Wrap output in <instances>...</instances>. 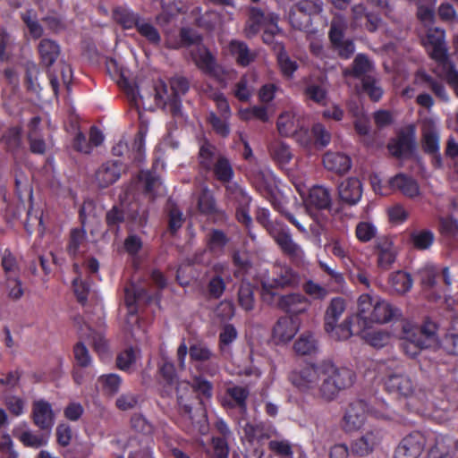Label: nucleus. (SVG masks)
<instances>
[{"label": "nucleus", "mask_w": 458, "mask_h": 458, "mask_svg": "<svg viewBox=\"0 0 458 458\" xmlns=\"http://www.w3.org/2000/svg\"><path fill=\"white\" fill-rule=\"evenodd\" d=\"M288 378L299 392L332 402L340 392L354 384L356 375L346 367H338L333 361L324 360L299 366L291 371Z\"/></svg>", "instance_id": "nucleus-1"}, {"label": "nucleus", "mask_w": 458, "mask_h": 458, "mask_svg": "<svg viewBox=\"0 0 458 458\" xmlns=\"http://www.w3.org/2000/svg\"><path fill=\"white\" fill-rule=\"evenodd\" d=\"M369 413L375 418L388 420L392 411L388 404L384 401L377 402L369 405L362 399H357L349 403L343 418L342 427L345 432H352L360 429Z\"/></svg>", "instance_id": "nucleus-2"}, {"label": "nucleus", "mask_w": 458, "mask_h": 458, "mask_svg": "<svg viewBox=\"0 0 458 458\" xmlns=\"http://www.w3.org/2000/svg\"><path fill=\"white\" fill-rule=\"evenodd\" d=\"M270 284H263L262 301L269 306L276 307L285 313L299 315L308 310L310 301L303 294L292 293L280 295L277 293H271L268 290Z\"/></svg>", "instance_id": "nucleus-3"}, {"label": "nucleus", "mask_w": 458, "mask_h": 458, "mask_svg": "<svg viewBox=\"0 0 458 458\" xmlns=\"http://www.w3.org/2000/svg\"><path fill=\"white\" fill-rule=\"evenodd\" d=\"M389 153L398 159L411 158L416 150V131L412 124L401 129L388 144Z\"/></svg>", "instance_id": "nucleus-4"}, {"label": "nucleus", "mask_w": 458, "mask_h": 458, "mask_svg": "<svg viewBox=\"0 0 458 458\" xmlns=\"http://www.w3.org/2000/svg\"><path fill=\"white\" fill-rule=\"evenodd\" d=\"M282 254L292 263H301L305 256L302 247L293 241L290 228L284 224L270 235Z\"/></svg>", "instance_id": "nucleus-5"}, {"label": "nucleus", "mask_w": 458, "mask_h": 458, "mask_svg": "<svg viewBox=\"0 0 458 458\" xmlns=\"http://www.w3.org/2000/svg\"><path fill=\"white\" fill-rule=\"evenodd\" d=\"M385 390L405 399L417 397V385L411 377L401 371H393L384 379Z\"/></svg>", "instance_id": "nucleus-6"}, {"label": "nucleus", "mask_w": 458, "mask_h": 458, "mask_svg": "<svg viewBox=\"0 0 458 458\" xmlns=\"http://www.w3.org/2000/svg\"><path fill=\"white\" fill-rule=\"evenodd\" d=\"M272 274L271 279L261 280V293H263L264 284L271 285V288L268 290L271 293H276V290L279 288L295 287L299 284V274L287 265L276 264Z\"/></svg>", "instance_id": "nucleus-7"}, {"label": "nucleus", "mask_w": 458, "mask_h": 458, "mask_svg": "<svg viewBox=\"0 0 458 458\" xmlns=\"http://www.w3.org/2000/svg\"><path fill=\"white\" fill-rule=\"evenodd\" d=\"M426 445V437L420 431L404 437L394 451V458H418Z\"/></svg>", "instance_id": "nucleus-8"}, {"label": "nucleus", "mask_w": 458, "mask_h": 458, "mask_svg": "<svg viewBox=\"0 0 458 458\" xmlns=\"http://www.w3.org/2000/svg\"><path fill=\"white\" fill-rule=\"evenodd\" d=\"M424 45L429 56L437 63L445 64L447 59V48L445 44V30L435 28L428 30Z\"/></svg>", "instance_id": "nucleus-9"}, {"label": "nucleus", "mask_w": 458, "mask_h": 458, "mask_svg": "<svg viewBox=\"0 0 458 458\" xmlns=\"http://www.w3.org/2000/svg\"><path fill=\"white\" fill-rule=\"evenodd\" d=\"M383 439L381 429L373 428L364 433L360 437L353 440L351 445L352 454L364 457L373 453Z\"/></svg>", "instance_id": "nucleus-10"}, {"label": "nucleus", "mask_w": 458, "mask_h": 458, "mask_svg": "<svg viewBox=\"0 0 458 458\" xmlns=\"http://www.w3.org/2000/svg\"><path fill=\"white\" fill-rule=\"evenodd\" d=\"M374 254L377 256V265L381 270H389L395 262L397 252L394 242L386 236L375 241Z\"/></svg>", "instance_id": "nucleus-11"}, {"label": "nucleus", "mask_w": 458, "mask_h": 458, "mask_svg": "<svg viewBox=\"0 0 458 458\" xmlns=\"http://www.w3.org/2000/svg\"><path fill=\"white\" fill-rule=\"evenodd\" d=\"M126 165L120 160H108L96 171V181L100 188H106L119 180Z\"/></svg>", "instance_id": "nucleus-12"}, {"label": "nucleus", "mask_w": 458, "mask_h": 458, "mask_svg": "<svg viewBox=\"0 0 458 458\" xmlns=\"http://www.w3.org/2000/svg\"><path fill=\"white\" fill-rule=\"evenodd\" d=\"M381 21L377 13L369 12L363 4H358L352 7V25L354 28H364L369 32H375Z\"/></svg>", "instance_id": "nucleus-13"}, {"label": "nucleus", "mask_w": 458, "mask_h": 458, "mask_svg": "<svg viewBox=\"0 0 458 458\" xmlns=\"http://www.w3.org/2000/svg\"><path fill=\"white\" fill-rule=\"evenodd\" d=\"M31 418L35 426L41 430H50L55 424V413L50 403L44 399L32 403Z\"/></svg>", "instance_id": "nucleus-14"}, {"label": "nucleus", "mask_w": 458, "mask_h": 458, "mask_svg": "<svg viewBox=\"0 0 458 458\" xmlns=\"http://www.w3.org/2000/svg\"><path fill=\"white\" fill-rule=\"evenodd\" d=\"M192 58L197 67L204 74L216 79L220 76L222 67L217 64L214 55L205 46L199 47L196 53L192 54Z\"/></svg>", "instance_id": "nucleus-15"}, {"label": "nucleus", "mask_w": 458, "mask_h": 458, "mask_svg": "<svg viewBox=\"0 0 458 458\" xmlns=\"http://www.w3.org/2000/svg\"><path fill=\"white\" fill-rule=\"evenodd\" d=\"M339 200L347 206L356 205L361 199V182L356 177H349L338 185Z\"/></svg>", "instance_id": "nucleus-16"}, {"label": "nucleus", "mask_w": 458, "mask_h": 458, "mask_svg": "<svg viewBox=\"0 0 458 458\" xmlns=\"http://www.w3.org/2000/svg\"><path fill=\"white\" fill-rule=\"evenodd\" d=\"M250 391L245 386H233L225 389L222 406L226 409H239L242 413L247 411V400Z\"/></svg>", "instance_id": "nucleus-17"}, {"label": "nucleus", "mask_w": 458, "mask_h": 458, "mask_svg": "<svg viewBox=\"0 0 458 458\" xmlns=\"http://www.w3.org/2000/svg\"><path fill=\"white\" fill-rule=\"evenodd\" d=\"M413 84L420 89L430 90L437 98L447 100L448 96L441 81L420 69L414 74Z\"/></svg>", "instance_id": "nucleus-18"}, {"label": "nucleus", "mask_w": 458, "mask_h": 458, "mask_svg": "<svg viewBox=\"0 0 458 458\" xmlns=\"http://www.w3.org/2000/svg\"><path fill=\"white\" fill-rule=\"evenodd\" d=\"M401 315V310L397 307L392 305L385 300L377 299L375 300L373 309L371 310L369 324L387 323L400 317Z\"/></svg>", "instance_id": "nucleus-19"}, {"label": "nucleus", "mask_w": 458, "mask_h": 458, "mask_svg": "<svg viewBox=\"0 0 458 458\" xmlns=\"http://www.w3.org/2000/svg\"><path fill=\"white\" fill-rule=\"evenodd\" d=\"M190 89L189 81L182 76L174 77L170 80V113L174 117L181 115L182 100L181 96L186 94Z\"/></svg>", "instance_id": "nucleus-20"}, {"label": "nucleus", "mask_w": 458, "mask_h": 458, "mask_svg": "<svg viewBox=\"0 0 458 458\" xmlns=\"http://www.w3.org/2000/svg\"><path fill=\"white\" fill-rule=\"evenodd\" d=\"M304 202L310 208L329 209L332 204L331 191L324 186L314 185L310 189Z\"/></svg>", "instance_id": "nucleus-21"}, {"label": "nucleus", "mask_w": 458, "mask_h": 458, "mask_svg": "<svg viewBox=\"0 0 458 458\" xmlns=\"http://www.w3.org/2000/svg\"><path fill=\"white\" fill-rule=\"evenodd\" d=\"M420 142L425 154L437 153L440 150L439 131L432 121L423 123Z\"/></svg>", "instance_id": "nucleus-22"}, {"label": "nucleus", "mask_w": 458, "mask_h": 458, "mask_svg": "<svg viewBox=\"0 0 458 458\" xmlns=\"http://www.w3.org/2000/svg\"><path fill=\"white\" fill-rule=\"evenodd\" d=\"M40 64L51 67L57 60L61 53L60 45L51 38H41L38 45Z\"/></svg>", "instance_id": "nucleus-23"}, {"label": "nucleus", "mask_w": 458, "mask_h": 458, "mask_svg": "<svg viewBox=\"0 0 458 458\" xmlns=\"http://www.w3.org/2000/svg\"><path fill=\"white\" fill-rule=\"evenodd\" d=\"M228 51L241 67L249 66L256 59V54L242 40L232 39L228 44Z\"/></svg>", "instance_id": "nucleus-24"}, {"label": "nucleus", "mask_w": 458, "mask_h": 458, "mask_svg": "<svg viewBox=\"0 0 458 458\" xmlns=\"http://www.w3.org/2000/svg\"><path fill=\"white\" fill-rule=\"evenodd\" d=\"M323 165L327 170L343 175L351 169L352 160L344 153L327 152L323 156Z\"/></svg>", "instance_id": "nucleus-25"}, {"label": "nucleus", "mask_w": 458, "mask_h": 458, "mask_svg": "<svg viewBox=\"0 0 458 458\" xmlns=\"http://www.w3.org/2000/svg\"><path fill=\"white\" fill-rule=\"evenodd\" d=\"M260 178H261V182H260V185L259 187V191H264L266 193L271 195L270 202H271L273 208L276 211L281 213L288 220L289 223H291L293 225H294L298 229L299 232L306 233L307 232L306 228L302 225V223L294 215H293L292 213H290L289 211H287L284 208V204L282 203L281 200L277 199L276 197L272 195L271 185L268 184L267 182V181L264 179V174H261Z\"/></svg>", "instance_id": "nucleus-26"}, {"label": "nucleus", "mask_w": 458, "mask_h": 458, "mask_svg": "<svg viewBox=\"0 0 458 458\" xmlns=\"http://www.w3.org/2000/svg\"><path fill=\"white\" fill-rule=\"evenodd\" d=\"M297 330V327L291 318L281 317L273 327L272 337L276 344L287 343L294 337Z\"/></svg>", "instance_id": "nucleus-27"}, {"label": "nucleus", "mask_w": 458, "mask_h": 458, "mask_svg": "<svg viewBox=\"0 0 458 458\" xmlns=\"http://www.w3.org/2000/svg\"><path fill=\"white\" fill-rule=\"evenodd\" d=\"M242 429L246 439L250 443L254 441L260 442L277 435V430L273 425H267L265 423L253 424L247 422Z\"/></svg>", "instance_id": "nucleus-28"}, {"label": "nucleus", "mask_w": 458, "mask_h": 458, "mask_svg": "<svg viewBox=\"0 0 458 458\" xmlns=\"http://www.w3.org/2000/svg\"><path fill=\"white\" fill-rule=\"evenodd\" d=\"M354 323H356V321L353 319V317L350 316L341 324H333L332 329L328 328L327 325H324V329L331 339L335 341H345L352 335H358L359 327L356 329Z\"/></svg>", "instance_id": "nucleus-29"}, {"label": "nucleus", "mask_w": 458, "mask_h": 458, "mask_svg": "<svg viewBox=\"0 0 458 458\" xmlns=\"http://www.w3.org/2000/svg\"><path fill=\"white\" fill-rule=\"evenodd\" d=\"M392 189L398 190L408 198H415L420 195V187L415 179L403 173L397 174L389 180Z\"/></svg>", "instance_id": "nucleus-30"}, {"label": "nucleus", "mask_w": 458, "mask_h": 458, "mask_svg": "<svg viewBox=\"0 0 458 458\" xmlns=\"http://www.w3.org/2000/svg\"><path fill=\"white\" fill-rule=\"evenodd\" d=\"M223 156L217 150V148L205 140L199 147L198 153V163L199 169L205 173H210V169L216 164L218 157Z\"/></svg>", "instance_id": "nucleus-31"}, {"label": "nucleus", "mask_w": 458, "mask_h": 458, "mask_svg": "<svg viewBox=\"0 0 458 458\" xmlns=\"http://www.w3.org/2000/svg\"><path fill=\"white\" fill-rule=\"evenodd\" d=\"M161 383L163 384L162 396H170L178 386L176 369L172 362L165 361L159 369Z\"/></svg>", "instance_id": "nucleus-32"}, {"label": "nucleus", "mask_w": 458, "mask_h": 458, "mask_svg": "<svg viewBox=\"0 0 458 458\" xmlns=\"http://www.w3.org/2000/svg\"><path fill=\"white\" fill-rule=\"evenodd\" d=\"M229 241V237L224 231L213 228L206 236V249L214 256L221 255Z\"/></svg>", "instance_id": "nucleus-33"}, {"label": "nucleus", "mask_w": 458, "mask_h": 458, "mask_svg": "<svg viewBox=\"0 0 458 458\" xmlns=\"http://www.w3.org/2000/svg\"><path fill=\"white\" fill-rule=\"evenodd\" d=\"M113 18L124 30L136 29L142 20L139 13L123 6L114 9Z\"/></svg>", "instance_id": "nucleus-34"}, {"label": "nucleus", "mask_w": 458, "mask_h": 458, "mask_svg": "<svg viewBox=\"0 0 458 458\" xmlns=\"http://www.w3.org/2000/svg\"><path fill=\"white\" fill-rule=\"evenodd\" d=\"M358 335L369 345L375 348H382L388 344L390 340V335L383 330L370 329L368 327H359Z\"/></svg>", "instance_id": "nucleus-35"}, {"label": "nucleus", "mask_w": 458, "mask_h": 458, "mask_svg": "<svg viewBox=\"0 0 458 458\" xmlns=\"http://www.w3.org/2000/svg\"><path fill=\"white\" fill-rule=\"evenodd\" d=\"M375 300L367 293L361 294L358 299V313L352 315L357 325L362 327H368L369 325L370 313L373 309Z\"/></svg>", "instance_id": "nucleus-36"}, {"label": "nucleus", "mask_w": 458, "mask_h": 458, "mask_svg": "<svg viewBox=\"0 0 458 458\" xmlns=\"http://www.w3.org/2000/svg\"><path fill=\"white\" fill-rule=\"evenodd\" d=\"M210 173H212L214 178L222 184L230 182L234 176L232 164L225 155L218 157L216 164L212 169H210Z\"/></svg>", "instance_id": "nucleus-37"}, {"label": "nucleus", "mask_w": 458, "mask_h": 458, "mask_svg": "<svg viewBox=\"0 0 458 458\" xmlns=\"http://www.w3.org/2000/svg\"><path fill=\"white\" fill-rule=\"evenodd\" d=\"M20 18L25 24L30 38L34 40L39 39L44 35V28L38 19L37 12L29 8L20 13Z\"/></svg>", "instance_id": "nucleus-38"}, {"label": "nucleus", "mask_w": 458, "mask_h": 458, "mask_svg": "<svg viewBox=\"0 0 458 458\" xmlns=\"http://www.w3.org/2000/svg\"><path fill=\"white\" fill-rule=\"evenodd\" d=\"M151 301V295L145 289H138L135 292H131L128 289L125 291L124 301L131 316L137 315L142 302H150Z\"/></svg>", "instance_id": "nucleus-39"}, {"label": "nucleus", "mask_w": 458, "mask_h": 458, "mask_svg": "<svg viewBox=\"0 0 458 458\" xmlns=\"http://www.w3.org/2000/svg\"><path fill=\"white\" fill-rule=\"evenodd\" d=\"M346 308L345 301L342 297L333 298L324 315V325L332 329V325L338 323Z\"/></svg>", "instance_id": "nucleus-40"}, {"label": "nucleus", "mask_w": 458, "mask_h": 458, "mask_svg": "<svg viewBox=\"0 0 458 458\" xmlns=\"http://www.w3.org/2000/svg\"><path fill=\"white\" fill-rule=\"evenodd\" d=\"M389 284L395 293L404 294L411 289L413 280L409 273L399 270L390 275Z\"/></svg>", "instance_id": "nucleus-41"}, {"label": "nucleus", "mask_w": 458, "mask_h": 458, "mask_svg": "<svg viewBox=\"0 0 458 458\" xmlns=\"http://www.w3.org/2000/svg\"><path fill=\"white\" fill-rule=\"evenodd\" d=\"M86 239L87 233L83 227L72 228L70 231L66 251L71 259H75L78 258L80 248L86 242Z\"/></svg>", "instance_id": "nucleus-42"}, {"label": "nucleus", "mask_w": 458, "mask_h": 458, "mask_svg": "<svg viewBox=\"0 0 458 458\" xmlns=\"http://www.w3.org/2000/svg\"><path fill=\"white\" fill-rule=\"evenodd\" d=\"M276 127L281 136H293L300 129L293 113L285 111L282 113L276 121Z\"/></svg>", "instance_id": "nucleus-43"}, {"label": "nucleus", "mask_w": 458, "mask_h": 458, "mask_svg": "<svg viewBox=\"0 0 458 458\" xmlns=\"http://www.w3.org/2000/svg\"><path fill=\"white\" fill-rule=\"evenodd\" d=\"M98 383L103 394L114 396L120 391L123 379L116 373L103 374L98 377Z\"/></svg>", "instance_id": "nucleus-44"}, {"label": "nucleus", "mask_w": 458, "mask_h": 458, "mask_svg": "<svg viewBox=\"0 0 458 458\" xmlns=\"http://www.w3.org/2000/svg\"><path fill=\"white\" fill-rule=\"evenodd\" d=\"M239 306L245 311H250L255 307L254 286L249 282H242L237 293Z\"/></svg>", "instance_id": "nucleus-45"}, {"label": "nucleus", "mask_w": 458, "mask_h": 458, "mask_svg": "<svg viewBox=\"0 0 458 458\" xmlns=\"http://www.w3.org/2000/svg\"><path fill=\"white\" fill-rule=\"evenodd\" d=\"M268 151L272 159L280 165L288 164L293 157L290 147L280 140L271 142Z\"/></svg>", "instance_id": "nucleus-46"}, {"label": "nucleus", "mask_w": 458, "mask_h": 458, "mask_svg": "<svg viewBox=\"0 0 458 458\" xmlns=\"http://www.w3.org/2000/svg\"><path fill=\"white\" fill-rule=\"evenodd\" d=\"M372 69V64L364 54H358L350 69L344 72L345 75H350L353 78L359 79L365 77L366 73Z\"/></svg>", "instance_id": "nucleus-47"}, {"label": "nucleus", "mask_w": 458, "mask_h": 458, "mask_svg": "<svg viewBox=\"0 0 458 458\" xmlns=\"http://www.w3.org/2000/svg\"><path fill=\"white\" fill-rule=\"evenodd\" d=\"M412 246L419 250H428L435 241L434 233L429 229L414 231L410 235Z\"/></svg>", "instance_id": "nucleus-48"}, {"label": "nucleus", "mask_w": 458, "mask_h": 458, "mask_svg": "<svg viewBox=\"0 0 458 458\" xmlns=\"http://www.w3.org/2000/svg\"><path fill=\"white\" fill-rule=\"evenodd\" d=\"M191 388L201 404L205 400H210L213 395V384L202 376H196L192 378Z\"/></svg>", "instance_id": "nucleus-49"}, {"label": "nucleus", "mask_w": 458, "mask_h": 458, "mask_svg": "<svg viewBox=\"0 0 458 458\" xmlns=\"http://www.w3.org/2000/svg\"><path fill=\"white\" fill-rule=\"evenodd\" d=\"M318 343L311 333H304L295 341L293 349L299 355H310L317 351Z\"/></svg>", "instance_id": "nucleus-50"}, {"label": "nucleus", "mask_w": 458, "mask_h": 458, "mask_svg": "<svg viewBox=\"0 0 458 458\" xmlns=\"http://www.w3.org/2000/svg\"><path fill=\"white\" fill-rule=\"evenodd\" d=\"M230 117L218 116L215 112L211 111L207 116V123L211 126L215 133L221 138H227L230 134Z\"/></svg>", "instance_id": "nucleus-51"}, {"label": "nucleus", "mask_w": 458, "mask_h": 458, "mask_svg": "<svg viewBox=\"0 0 458 458\" xmlns=\"http://www.w3.org/2000/svg\"><path fill=\"white\" fill-rule=\"evenodd\" d=\"M277 64L282 75L286 79L293 78L299 68L297 62L289 56L284 47L277 53Z\"/></svg>", "instance_id": "nucleus-52"}, {"label": "nucleus", "mask_w": 458, "mask_h": 458, "mask_svg": "<svg viewBox=\"0 0 458 458\" xmlns=\"http://www.w3.org/2000/svg\"><path fill=\"white\" fill-rule=\"evenodd\" d=\"M238 332L233 324H225L222 327L218 336V348L221 353L230 351L231 344L237 339Z\"/></svg>", "instance_id": "nucleus-53"}, {"label": "nucleus", "mask_w": 458, "mask_h": 458, "mask_svg": "<svg viewBox=\"0 0 458 458\" xmlns=\"http://www.w3.org/2000/svg\"><path fill=\"white\" fill-rule=\"evenodd\" d=\"M266 17L264 12L259 7H251L249 13V21L247 22V36L251 38L258 34L265 23Z\"/></svg>", "instance_id": "nucleus-54"}, {"label": "nucleus", "mask_w": 458, "mask_h": 458, "mask_svg": "<svg viewBox=\"0 0 458 458\" xmlns=\"http://www.w3.org/2000/svg\"><path fill=\"white\" fill-rule=\"evenodd\" d=\"M138 33L146 38V40L154 47H158L161 43V35L158 30L149 21L144 19L140 21L136 28Z\"/></svg>", "instance_id": "nucleus-55"}, {"label": "nucleus", "mask_w": 458, "mask_h": 458, "mask_svg": "<svg viewBox=\"0 0 458 458\" xmlns=\"http://www.w3.org/2000/svg\"><path fill=\"white\" fill-rule=\"evenodd\" d=\"M125 220V212L120 206L114 205L106 214V224L110 232L117 233Z\"/></svg>", "instance_id": "nucleus-56"}, {"label": "nucleus", "mask_w": 458, "mask_h": 458, "mask_svg": "<svg viewBox=\"0 0 458 458\" xmlns=\"http://www.w3.org/2000/svg\"><path fill=\"white\" fill-rule=\"evenodd\" d=\"M180 42L171 47L174 49L189 47L193 45L202 46V37L191 28L183 27L179 31Z\"/></svg>", "instance_id": "nucleus-57"}, {"label": "nucleus", "mask_w": 458, "mask_h": 458, "mask_svg": "<svg viewBox=\"0 0 458 458\" xmlns=\"http://www.w3.org/2000/svg\"><path fill=\"white\" fill-rule=\"evenodd\" d=\"M198 209L201 214L206 216H211L216 213V199L208 189L202 190L199 195Z\"/></svg>", "instance_id": "nucleus-58"}, {"label": "nucleus", "mask_w": 458, "mask_h": 458, "mask_svg": "<svg viewBox=\"0 0 458 458\" xmlns=\"http://www.w3.org/2000/svg\"><path fill=\"white\" fill-rule=\"evenodd\" d=\"M326 250L331 252L335 258L345 263L351 261L350 248L346 242L340 239H333L326 245Z\"/></svg>", "instance_id": "nucleus-59"}, {"label": "nucleus", "mask_w": 458, "mask_h": 458, "mask_svg": "<svg viewBox=\"0 0 458 458\" xmlns=\"http://www.w3.org/2000/svg\"><path fill=\"white\" fill-rule=\"evenodd\" d=\"M189 355L192 361L206 362L216 358V354L203 343L191 344L189 348Z\"/></svg>", "instance_id": "nucleus-60"}, {"label": "nucleus", "mask_w": 458, "mask_h": 458, "mask_svg": "<svg viewBox=\"0 0 458 458\" xmlns=\"http://www.w3.org/2000/svg\"><path fill=\"white\" fill-rule=\"evenodd\" d=\"M362 91L369 96L371 101L377 102L382 98L383 89L377 80L372 76H365L361 81Z\"/></svg>", "instance_id": "nucleus-61"}, {"label": "nucleus", "mask_w": 458, "mask_h": 458, "mask_svg": "<svg viewBox=\"0 0 458 458\" xmlns=\"http://www.w3.org/2000/svg\"><path fill=\"white\" fill-rule=\"evenodd\" d=\"M291 26L297 30H307L311 26V19L305 13L297 12L295 6H292L288 15Z\"/></svg>", "instance_id": "nucleus-62"}, {"label": "nucleus", "mask_w": 458, "mask_h": 458, "mask_svg": "<svg viewBox=\"0 0 458 458\" xmlns=\"http://www.w3.org/2000/svg\"><path fill=\"white\" fill-rule=\"evenodd\" d=\"M232 259L233 264L236 268L234 271L235 277L244 276L252 266L248 254L245 252L234 251Z\"/></svg>", "instance_id": "nucleus-63"}, {"label": "nucleus", "mask_w": 458, "mask_h": 458, "mask_svg": "<svg viewBox=\"0 0 458 458\" xmlns=\"http://www.w3.org/2000/svg\"><path fill=\"white\" fill-rule=\"evenodd\" d=\"M211 445L212 450L207 452L208 458H228L229 446L226 439L213 437Z\"/></svg>", "instance_id": "nucleus-64"}]
</instances>
